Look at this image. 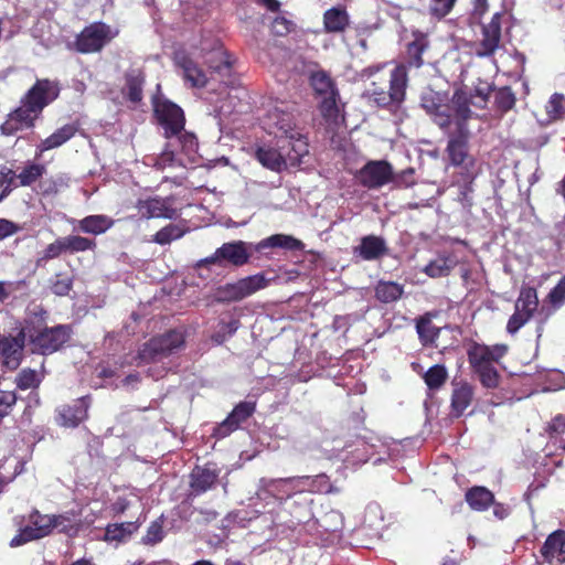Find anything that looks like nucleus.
I'll return each mask as SVG.
<instances>
[{
  "instance_id": "nucleus-1",
  "label": "nucleus",
  "mask_w": 565,
  "mask_h": 565,
  "mask_svg": "<svg viewBox=\"0 0 565 565\" xmlns=\"http://www.w3.org/2000/svg\"><path fill=\"white\" fill-rule=\"evenodd\" d=\"M419 106L430 120L443 131H448L458 114L467 115V119L473 118V111L467 107V97L462 90H454L451 97L448 92L435 90L426 87L419 96Z\"/></svg>"
},
{
  "instance_id": "nucleus-2",
  "label": "nucleus",
  "mask_w": 565,
  "mask_h": 565,
  "mask_svg": "<svg viewBox=\"0 0 565 565\" xmlns=\"http://www.w3.org/2000/svg\"><path fill=\"white\" fill-rule=\"evenodd\" d=\"M22 327L32 353L41 355L60 351L73 334L70 324L49 327L45 311L26 318Z\"/></svg>"
},
{
  "instance_id": "nucleus-3",
  "label": "nucleus",
  "mask_w": 565,
  "mask_h": 565,
  "mask_svg": "<svg viewBox=\"0 0 565 565\" xmlns=\"http://www.w3.org/2000/svg\"><path fill=\"white\" fill-rule=\"evenodd\" d=\"M317 109L327 124L337 125L344 111L335 79L324 70L312 71L308 77Z\"/></svg>"
},
{
  "instance_id": "nucleus-4",
  "label": "nucleus",
  "mask_w": 565,
  "mask_h": 565,
  "mask_svg": "<svg viewBox=\"0 0 565 565\" xmlns=\"http://www.w3.org/2000/svg\"><path fill=\"white\" fill-rule=\"evenodd\" d=\"M508 353V345L498 343L487 345L472 341L467 349L470 369L478 376L486 388H497L500 384V374L495 364Z\"/></svg>"
},
{
  "instance_id": "nucleus-5",
  "label": "nucleus",
  "mask_w": 565,
  "mask_h": 565,
  "mask_svg": "<svg viewBox=\"0 0 565 565\" xmlns=\"http://www.w3.org/2000/svg\"><path fill=\"white\" fill-rule=\"evenodd\" d=\"M320 482L323 488H329V478L324 473L310 476H298L278 479H262L263 491L279 502H289L290 499L299 497L301 503L307 504L308 493L313 491L315 483Z\"/></svg>"
},
{
  "instance_id": "nucleus-6",
  "label": "nucleus",
  "mask_w": 565,
  "mask_h": 565,
  "mask_svg": "<svg viewBox=\"0 0 565 565\" xmlns=\"http://www.w3.org/2000/svg\"><path fill=\"white\" fill-rule=\"evenodd\" d=\"M185 345L184 332L169 330L163 334L152 337L138 350L135 358L137 365L159 362L171 354L177 353Z\"/></svg>"
},
{
  "instance_id": "nucleus-7",
  "label": "nucleus",
  "mask_w": 565,
  "mask_h": 565,
  "mask_svg": "<svg viewBox=\"0 0 565 565\" xmlns=\"http://www.w3.org/2000/svg\"><path fill=\"white\" fill-rule=\"evenodd\" d=\"M407 86L408 72L404 64H398L391 71L388 89L373 82L370 88V97L377 107H399L405 100Z\"/></svg>"
},
{
  "instance_id": "nucleus-8",
  "label": "nucleus",
  "mask_w": 565,
  "mask_h": 565,
  "mask_svg": "<svg viewBox=\"0 0 565 565\" xmlns=\"http://www.w3.org/2000/svg\"><path fill=\"white\" fill-rule=\"evenodd\" d=\"M118 30L113 29L103 21L93 22L75 36L70 49L79 54H95L104 50L116 36Z\"/></svg>"
},
{
  "instance_id": "nucleus-9",
  "label": "nucleus",
  "mask_w": 565,
  "mask_h": 565,
  "mask_svg": "<svg viewBox=\"0 0 565 565\" xmlns=\"http://www.w3.org/2000/svg\"><path fill=\"white\" fill-rule=\"evenodd\" d=\"M248 246H254L244 241H233L224 243L222 246L215 249V252L198 263L199 267H210L211 265H217L225 267L227 265L234 267H242L249 263L250 254Z\"/></svg>"
},
{
  "instance_id": "nucleus-10",
  "label": "nucleus",
  "mask_w": 565,
  "mask_h": 565,
  "mask_svg": "<svg viewBox=\"0 0 565 565\" xmlns=\"http://www.w3.org/2000/svg\"><path fill=\"white\" fill-rule=\"evenodd\" d=\"M273 278H267L264 273H258L226 284L218 288V301H241L258 290L266 288Z\"/></svg>"
},
{
  "instance_id": "nucleus-11",
  "label": "nucleus",
  "mask_w": 565,
  "mask_h": 565,
  "mask_svg": "<svg viewBox=\"0 0 565 565\" xmlns=\"http://www.w3.org/2000/svg\"><path fill=\"white\" fill-rule=\"evenodd\" d=\"M539 308L537 291L534 287L522 286L514 303V312L507 323V332L515 334L534 316Z\"/></svg>"
},
{
  "instance_id": "nucleus-12",
  "label": "nucleus",
  "mask_w": 565,
  "mask_h": 565,
  "mask_svg": "<svg viewBox=\"0 0 565 565\" xmlns=\"http://www.w3.org/2000/svg\"><path fill=\"white\" fill-rule=\"evenodd\" d=\"M58 95L57 83L49 78H39L21 97L20 103L40 117L44 108L53 103Z\"/></svg>"
},
{
  "instance_id": "nucleus-13",
  "label": "nucleus",
  "mask_w": 565,
  "mask_h": 565,
  "mask_svg": "<svg viewBox=\"0 0 565 565\" xmlns=\"http://www.w3.org/2000/svg\"><path fill=\"white\" fill-rule=\"evenodd\" d=\"M467 115L458 114L454 131L448 136L446 153L454 167L462 166L469 159L470 130Z\"/></svg>"
},
{
  "instance_id": "nucleus-14",
  "label": "nucleus",
  "mask_w": 565,
  "mask_h": 565,
  "mask_svg": "<svg viewBox=\"0 0 565 565\" xmlns=\"http://www.w3.org/2000/svg\"><path fill=\"white\" fill-rule=\"evenodd\" d=\"M29 524L21 527L10 542V546L18 547L31 541L41 540L53 533L51 514H43L33 509L28 515Z\"/></svg>"
},
{
  "instance_id": "nucleus-15",
  "label": "nucleus",
  "mask_w": 565,
  "mask_h": 565,
  "mask_svg": "<svg viewBox=\"0 0 565 565\" xmlns=\"http://www.w3.org/2000/svg\"><path fill=\"white\" fill-rule=\"evenodd\" d=\"M154 116L164 129V137L172 138L184 130L185 117L181 107L168 99L153 103Z\"/></svg>"
},
{
  "instance_id": "nucleus-16",
  "label": "nucleus",
  "mask_w": 565,
  "mask_h": 565,
  "mask_svg": "<svg viewBox=\"0 0 565 565\" xmlns=\"http://www.w3.org/2000/svg\"><path fill=\"white\" fill-rule=\"evenodd\" d=\"M355 179L366 189H380L393 180V167L386 160H370L355 173Z\"/></svg>"
},
{
  "instance_id": "nucleus-17",
  "label": "nucleus",
  "mask_w": 565,
  "mask_h": 565,
  "mask_svg": "<svg viewBox=\"0 0 565 565\" xmlns=\"http://www.w3.org/2000/svg\"><path fill=\"white\" fill-rule=\"evenodd\" d=\"M26 344L23 327L15 335L0 334V358L4 370L15 371L20 366Z\"/></svg>"
},
{
  "instance_id": "nucleus-18",
  "label": "nucleus",
  "mask_w": 565,
  "mask_h": 565,
  "mask_svg": "<svg viewBox=\"0 0 565 565\" xmlns=\"http://www.w3.org/2000/svg\"><path fill=\"white\" fill-rule=\"evenodd\" d=\"M502 12L492 15L490 22L482 24L481 39L476 43V55L478 57H490L494 55L501 43V20Z\"/></svg>"
},
{
  "instance_id": "nucleus-19",
  "label": "nucleus",
  "mask_w": 565,
  "mask_h": 565,
  "mask_svg": "<svg viewBox=\"0 0 565 565\" xmlns=\"http://www.w3.org/2000/svg\"><path fill=\"white\" fill-rule=\"evenodd\" d=\"M173 63L181 70L183 81L191 87H204L207 84L205 71L195 62L191 55L183 49L175 50L173 53Z\"/></svg>"
},
{
  "instance_id": "nucleus-20",
  "label": "nucleus",
  "mask_w": 565,
  "mask_h": 565,
  "mask_svg": "<svg viewBox=\"0 0 565 565\" xmlns=\"http://www.w3.org/2000/svg\"><path fill=\"white\" fill-rule=\"evenodd\" d=\"M256 411V403L250 401L239 402L228 416L220 423L213 431L216 438H225L237 430L242 423H245Z\"/></svg>"
},
{
  "instance_id": "nucleus-21",
  "label": "nucleus",
  "mask_w": 565,
  "mask_h": 565,
  "mask_svg": "<svg viewBox=\"0 0 565 565\" xmlns=\"http://www.w3.org/2000/svg\"><path fill=\"white\" fill-rule=\"evenodd\" d=\"M136 209L142 218H174L178 215L173 207V199L171 196L161 198L153 196L140 199L136 203Z\"/></svg>"
},
{
  "instance_id": "nucleus-22",
  "label": "nucleus",
  "mask_w": 565,
  "mask_h": 565,
  "mask_svg": "<svg viewBox=\"0 0 565 565\" xmlns=\"http://www.w3.org/2000/svg\"><path fill=\"white\" fill-rule=\"evenodd\" d=\"M38 119L39 116L20 103V106L12 109L0 125V134L9 137L24 129H33Z\"/></svg>"
},
{
  "instance_id": "nucleus-23",
  "label": "nucleus",
  "mask_w": 565,
  "mask_h": 565,
  "mask_svg": "<svg viewBox=\"0 0 565 565\" xmlns=\"http://www.w3.org/2000/svg\"><path fill=\"white\" fill-rule=\"evenodd\" d=\"M89 408V396H83L72 404L62 405L57 409L56 422L60 426L66 428H75L82 422L87 419Z\"/></svg>"
},
{
  "instance_id": "nucleus-24",
  "label": "nucleus",
  "mask_w": 565,
  "mask_h": 565,
  "mask_svg": "<svg viewBox=\"0 0 565 565\" xmlns=\"http://www.w3.org/2000/svg\"><path fill=\"white\" fill-rule=\"evenodd\" d=\"M218 476L220 470L215 463L195 466L190 475V494L196 497L211 490L217 483Z\"/></svg>"
},
{
  "instance_id": "nucleus-25",
  "label": "nucleus",
  "mask_w": 565,
  "mask_h": 565,
  "mask_svg": "<svg viewBox=\"0 0 565 565\" xmlns=\"http://www.w3.org/2000/svg\"><path fill=\"white\" fill-rule=\"evenodd\" d=\"M540 554L550 565L565 564V530L558 529L550 533L540 548Z\"/></svg>"
},
{
  "instance_id": "nucleus-26",
  "label": "nucleus",
  "mask_w": 565,
  "mask_h": 565,
  "mask_svg": "<svg viewBox=\"0 0 565 565\" xmlns=\"http://www.w3.org/2000/svg\"><path fill=\"white\" fill-rule=\"evenodd\" d=\"M270 118L277 119L276 126L278 130L284 132L289 139L288 145L291 143V140L296 141V143L292 145V150L296 152V154L294 157L289 154L290 160L299 159L303 153L308 152L307 142L299 132L294 130L292 121L288 114H281L280 119V113L278 110H275L270 114Z\"/></svg>"
},
{
  "instance_id": "nucleus-27",
  "label": "nucleus",
  "mask_w": 565,
  "mask_h": 565,
  "mask_svg": "<svg viewBox=\"0 0 565 565\" xmlns=\"http://www.w3.org/2000/svg\"><path fill=\"white\" fill-rule=\"evenodd\" d=\"M452 386L450 414L452 417L459 418L471 405L475 396V390L473 386L467 382H454Z\"/></svg>"
},
{
  "instance_id": "nucleus-28",
  "label": "nucleus",
  "mask_w": 565,
  "mask_h": 565,
  "mask_svg": "<svg viewBox=\"0 0 565 565\" xmlns=\"http://www.w3.org/2000/svg\"><path fill=\"white\" fill-rule=\"evenodd\" d=\"M125 85L122 87V95L134 105L139 104L143 97V84L146 76L140 68H130L125 75Z\"/></svg>"
},
{
  "instance_id": "nucleus-29",
  "label": "nucleus",
  "mask_w": 565,
  "mask_h": 565,
  "mask_svg": "<svg viewBox=\"0 0 565 565\" xmlns=\"http://www.w3.org/2000/svg\"><path fill=\"white\" fill-rule=\"evenodd\" d=\"M414 40L406 45V64L407 67L420 68L424 65L423 54L429 47V40L423 32L413 33Z\"/></svg>"
},
{
  "instance_id": "nucleus-30",
  "label": "nucleus",
  "mask_w": 565,
  "mask_h": 565,
  "mask_svg": "<svg viewBox=\"0 0 565 565\" xmlns=\"http://www.w3.org/2000/svg\"><path fill=\"white\" fill-rule=\"evenodd\" d=\"M76 131L77 126L75 124L62 126L36 146L35 158H40L45 151L61 147L72 139Z\"/></svg>"
},
{
  "instance_id": "nucleus-31",
  "label": "nucleus",
  "mask_w": 565,
  "mask_h": 565,
  "mask_svg": "<svg viewBox=\"0 0 565 565\" xmlns=\"http://www.w3.org/2000/svg\"><path fill=\"white\" fill-rule=\"evenodd\" d=\"M436 316V312H426L416 319V331L424 347L438 348L436 341L440 334L441 328L433 323V318Z\"/></svg>"
},
{
  "instance_id": "nucleus-32",
  "label": "nucleus",
  "mask_w": 565,
  "mask_h": 565,
  "mask_svg": "<svg viewBox=\"0 0 565 565\" xmlns=\"http://www.w3.org/2000/svg\"><path fill=\"white\" fill-rule=\"evenodd\" d=\"M350 25V15L344 7L337 6L324 11L323 30L326 33H342Z\"/></svg>"
},
{
  "instance_id": "nucleus-33",
  "label": "nucleus",
  "mask_w": 565,
  "mask_h": 565,
  "mask_svg": "<svg viewBox=\"0 0 565 565\" xmlns=\"http://www.w3.org/2000/svg\"><path fill=\"white\" fill-rule=\"evenodd\" d=\"M303 243L291 235L274 234L266 237L254 245L256 252L262 253L267 248H282L286 250H300Z\"/></svg>"
},
{
  "instance_id": "nucleus-34",
  "label": "nucleus",
  "mask_w": 565,
  "mask_h": 565,
  "mask_svg": "<svg viewBox=\"0 0 565 565\" xmlns=\"http://www.w3.org/2000/svg\"><path fill=\"white\" fill-rule=\"evenodd\" d=\"M456 90H462L466 94L468 109H471V106L484 109L493 87L488 82L479 81L471 90L467 86L457 87Z\"/></svg>"
},
{
  "instance_id": "nucleus-35",
  "label": "nucleus",
  "mask_w": 565,
  "mask_h": 565,
  "mask_svg": "<svg viewBox=\"0 0 565 565\" xmlns=\"http://www.w3.org/2000/svg\"><path fill=\"white\" fill-rule=\"evenodd\" d=\"M466 502L471 510L482 512L494 503V494L486 487L473 486L466 491Z\"/></svg>"
},
{
  "instance_id": "nucleus-36",
  "label": "nucleus",
  "mask_w": 565,
  "mask_h": 565,
  "mask_svg": "<svg viewBox=\"0 0 565 565\" xmlns=\"http://www.w3.org/2000/svg\"><path fill=\"white\" fill-rule=\"evenodd\" d=\"M358 250L359 255L364 260H374L387 254V246L384 238L375 235H367L361 239Z\"/></svg>"
},
{
  "instance_id": "nucleus-37",
  "label": "nucleus",
  "mask_w": 565,
  "mask_h": 565,
  "mask_svg": "<svg viewBox=\"0 0 565 565\" xmlns=\"http://www.w3.org/2000/svg\"><path fill=\"white\" fill-rule=\"evenodd\" d=\"M115 221L104 214H93L78 222V230L86 234L100 235L113 227Z\"/></svg>"
},
{
  "instance_id": "nucleus-38",
  "label": "nucleus",
  "mask_w": 565,
  "mask_h": 565,
  "mask_svg": "<svg viewBox=\"0 0 565 565\" xmlns=\"http://www.w3.org/2000/svg\"><path fill=\"white\" fill-rule=\"evenodd\" d=\"M255 158L259 163L275 172H280L286 168V159L279 150L270 147H258Z\"/></svg>"
},
{
  "instance_id": "nucleus-39",
  "label": "nucleus",
  "mask_w": 565,
  "mask_h": 565,
  "mask_svg": "<svg viewBox=\"0 0 565 565\" xmlns=\"http://www.w3.org/2000/svg\"><path fill=\"white\" fill-rule=\"evenodd\" d=\"M76 512L68 511L60 514H51V523L53 532L74 536L79 530V521L76 520Z\"/></svg>"
},
{
  "instance_id": "nucleus-40",
  "label": "nucleus",
  "mask_w": 565,
  "mask_h": 565,
  "mask_svg": "<svg viewBox=\"0 0 565 565\" xmlns=\"http://www.w3.org/2000/svg\"><path fill=\"white\" fill-rule=\"evenodd\" d=\"M375 298L382 303L397 301L404 294V287L395 281L380 280L374 289Z\"/></svg>"
},
{
  "instance_id": "nucleus-41",
  "label": "nucleus",
  "mask_w": 565,
  "mask_h": 565,
  "mask_svg": "<svg viewBox=\"0 0 565 565\" xmlns=\"http://www.w3.org/2000/svg\"><path fill=\"white\" fill-rule=\"evenodd\" d=\"M138 527L139 525L137 522L108 524L105 529L104 541L122 542L131 536L138 530Z\"/></svg>"
},
{
  "instance_id": "nucleus-42",
  "label": "nucleus",
  "mask_w": 565,
  "mask_h": 565,
  "mask_svg": "<svg viewBox=\"0 0 565 565\" xmlns=\"http://www.w3.org/2000/svg\"><path fill=\"white\" fill-rule=\"evenodd\" d=\"M493 106L495 111L507 114L516 103V96L510 86H502L498 89L493 88Z\"/></svg>"
},
{
  "instance_id": "nucleus-43",
  "label": "nucleus",
  "mask_w": 565,
  "mask_h": 565,
  "mask_svg": "<svg viewBox=\"0 0 565 565\" xmlns=\"http://www.w3.org/2000/svg\"><path fill=\"white\" fill-rule=\"evenodd\" d=\"M46 169L44 164L28 162L19 174H15L17 188L30 186L43 177Z\"/></svg>"
},
{
  "instance_id": "nucleus-44",
  "label": "nucleus",
  "mask_w": 565,
  "mask_h": 565,
  "mask_svg": "<svg viewBox=\"0 0 565 565\" xmlns=\"http://www.w3.org/2000/svg\"><path fill=\"white\" fill-rule=\"evenodd\" d=\"M423 380L428 390L438 391L446 384L448 371L444 364H435L424 373Z\"/></svg>"
},
{
  "instance_id": "nucleus-45",
  "label": "nucleus",
  "mask_w": 565,
  "mask_h": 565,
  "mask_svg": "<svg viewBox=\"0 0 565 565\" xmlns=\"http://www.w3.org/2000/svg\"><path fill=\"white\" fill-rule=\"evenodd\" d=\"M456 263L448 257H438L429 262L423 271L431 278H440L448 276L454 269Z\"/></svg>"
},
{
  "instance_id": "nucleus-46",
  "label": "nucleus",
  "mask_w": 565,
  "mask_h": 565,
  "mask_svg": "<svg viewBox=\"0 0 565 565\" xmlns=\"http://www.w3.org/2000/svg\"><path fill=\"white\" fill-rule=\"evenodd\" d=\"M545 113L548 121H558L565 117V96L554 93L545 104Z\"/></svg>"
},
{
  "instance_id": "nucleus-47",
  "label": "nucleus",
  "mask_w": 565,
  "mask_h": 565,
  "mask_svg": "<svg viewBox=\"0 0 565 565\" xmlns=\"http://www.w3.org/2000/svg\"><path fill=\"white\" fill-rule=\"evenodd\" d=\"M65 243L66 253H79L86 250H95L97 247L96 241L79 236V235H68L63 237Z\"/></svg>"
},
{
  "instance_id": "nucleus-48",
  "label": "nucleus",
  "mask_w": 565,
  "mask_h": 565,
  "mask_svg": "<svg viewBox=\"0 0 565 565\" xmlns=\"http://www.w3.org/2000/svg\"><path fill=\"white\" fill-rule=\"evenodd\" d=\"M185 232V228L181 227L179 224L170 223L153 235L152 242L159 245H167L172 241L181 238Z\"/></svg>"
},
{
  "instance_id": "nucleus-49",
  "label": "nucleus",
  "mask_w": 565,
  "mask_h": 565,
  "mask_svg": "<svg viewBox=\"0 0 565 565\" xmlns=\"http://www.w3.org/2000/svg\"><path fill=\"white\" fill-rule=\"evenodd\" d=\"M239 326L241 322L238 319H231L228 322L221 320L217 330L211 337L212 341L216 344H223L237 331Z\"/></svg>"
},
{
  "instance_id": "nucleus-50",
  "label": "nucleus",
  "mask_w": 565,
  "mask_h": 565,
  "mask_svg": "<svg viewBox=\"0 0 565 565\" xmlns=\"http://www.w3.org/2000/svg\"><path fill=\"white\" fill-rule=\"evenodd\" d=\"M64 253H66L64 239L63 237H58L43 249L41 256L36 259V266H42Z\"/></svg>"
},
{
  "instance_id": "nucleus-51",
  "label": "nucleus",
  "mask_w": 565,
  "mask_h": 565,
  "mask_svg": "<svg viewBox=\"0 0 565 565\" xmlns=\"http://www.w3.org/2000/svg\"><path fill=\"white\" fill-rule=\"evenodd\" d=\"M41 379L39 377L36 371L30 367L22 369L15 377L17 387L21 391L36 388L39 387Z\"/></svg>"
},
{
  "instance_id": "nucleus-52",
  "label": "nucleus",
  "mask_w": 565,
  "mask_h": 565,
  "mask_svg": "<svg viewBox=\"0 0 565 565\" xmlns=\"http://www.w3.org/2000/svg\"><path fill=\"white\" fill-rule=\"evenodd\" d=\"M456 2L457 0H429L428 14L441 20L452 11Z\"/></svg>"
},
{
  "instance_id": "nucleus-53",
  "label": "nucleus",
  "mask_w": 565,
  "mask_h": 565,
  "mask_svg": "<svg viewBox=\"0 0 565 565\" xmlns=\"http://www.w3.org/2000/svg\"><path fill=\"white\" fill-rule=\"evenodd\" d=\"M50 288L58 297L67 296L73 288V278L65 273H57Z\"/></svg>"
},
{
  "instance_id": "nucleus-54",
  "label": "nucleus",
  "mask_w": 565,
  "mask_h": 565,
  "mask_svg": "<svg viewBox=\"0 0 565 565\" xmlns=\"http://www.w3.org/2000/svg\"><path fill=\"white\" fill-rule=\"evenodd\" d=\"M546 301L557 310L565 303V274L557 281V284L550 290L546 296Z\"/></svg>"
},
{
  "instance_id": "nucleus-55",
  "label": "nucleus",
  "mask_w": 565,
  "mask_h": 565,
  "mask_svg": "<svg viewBox=\"0 0 565 565\" xmlns=\"http://www.w3.org/2000/svg\"><path fill=\"white\" fill-rule=\"evenodd\" d=\"M163 521L158 519L149 525L146 535L142 537L145 544L154 545L163 540Z\"/></svg>"
},
{
  "instance_id": "nucleus-56",
  "label": "nucleus",
  "mask_w": 565,
  "mask_h": 565,
  "mask_svg": "<svg viewBox=\"0 0 565 565\" xmlns=\"http://www.w3.org/2000/svg\"><path fill=\"white\" fill-rule=\"evenodd\" d=\"M545 431L551 439L562 436L565 433V414L555 415L547 423Z\"/></svg>"
},
{
  "instance_id": "nucleus-57",
  "label": "nucleus",
  "mask_w": 565,
  "mask_h": 565,
  "mask_svg": "<svg viewBox=\"0 0 565 565\" xmlns=\"http://www.w3.org/2000/svg\"><path fill=\"white\" fill-rule=\"evenodd\" d=\"M393 182L397 188H409L416 183L415 169L407 168L398 173L393 172Z\"/></svg>"
},
{
  "instance_id": "nucleus-58",
  "label": "nucleus",
  "mask_w": 565,
  "mask_h": 565,
  "mask_svg": "<svg viewBox=\"0 0 565 565\" xmlns=\"http://www.w3.org/2000/svg\"><path fill=\"white\" fill-rule=\"evenodd\" d=\"M9 186L10 191L17 189L15 172L6 164L0 166V190Z\"/></svg>"
},
{
  "instance_id": "nucleus-59",
  "label": "nucleus",
  "mask_w": 565,
  "mask_h": 565,
  "mask_svg": "<svg viewBox=\"0 0 565 565\" xmlns=\"http://www.w3.org/2000/svg\"><path fill=\"white\" fill-rule=\"evenodd\" d=\"M294 26V22L285 17H276L271 23L273 32L279 36L290 33Z\"/></svg>"
},
{
  "instance_id": "nucleus-60",
  "label": "nucleus",
  "mask_w": 565,
  "mask_h": 565,
  "mask_svg": "<svg viewBox=\"0 0 565 565\" xmlns=\"http://www.w3.org/2000/svg\"><path fill=\"white\" fill-rule=\"evenodd\" d=\"M19 230L18 225L13 222L0 218V241L13 235Z\"/></svg>"
},
{
  "instance_id": "nucleus-61",
  "label": "nucleus",
  "mask_w": 565,
  "mask_h": 565,
  "mask_svg": "<svg viewBox=\"0 0 565 565\" xmlns=\"http://www.w3.org/2000/svg\"><path fill=\"white\" fill-rule=\"evenodd\" d=\"M221 55H222L221 63L217 65H211V68H213L217 73H222V72L228 73L232 67V63L230 61V54L226 51H224L221 53Z\"/></svg>"
},
{
  "instance_id": "nucleus-62",
  "label": "nucleus",
  "mask_w": 565,
  "mask_h": 565,
  "mask_svg": "<svg viewBox=\"0 0 565 565\" xmlns=\"http://www.w3.org/2000/svg\"><path fill=\"white\" fill-rule=\"evenodd\" d=\"M491 505L493 507V515L499 520L505 519L510 513L509 507L504 503L494 501Z\"/></svg>"
},
{
  "instance_id": "nucleus-63",
  "label": "nucleus",
  "mask_w": 565,
  "mask_h": 565,
  "mask_svg": "<svg viewBox=\"0 0 565 565\" xmlns=\"http://www.w3.org/2000/svg\"><path fill=\"white\" fill-rule=\"evenodd\" d=\"M258 4L264 6L270 12H277L280 9L278 0H256Z\"/></svg>"
},
{
  "instance_id": "nucleus-64",
  "label": "nucleus",
  "mask_w": 565,
  "mask_h": 565,
  "mask_svg": "<svg viewBox=\"0 0 565 565\" xmlns=\"http://www.w3.org/2000/svg\"><path fill=\"white\" fill-rule=\"evenodd\" d=\"M128 505L129 503L126 499H119L114 503L113 510L115 513L121 514L128 509Z\"/></svg>"
}]
</instances>
